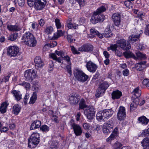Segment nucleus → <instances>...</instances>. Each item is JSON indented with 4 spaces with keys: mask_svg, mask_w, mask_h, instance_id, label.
<instances>
[{
    "mask_svg": "<svg viewBox=\"0 0 149 149\" xmlns=\"http://www.w3.org/2000/svg\"><path fill=\"white\" fill-rule=\"evenodd\" d=\"M21 39L22 42L29 46L33 47L36 45L37 41L35 38L30 32H26L23 35Z\"/></svg>",
    "mask_w": 149,
    "mask_h": 149,
    "instance_id": "f257e3e1",
    "label": "nucleus"
},
{
    "mask_svg": "<svg viewBox=\"0 0 149 149\" xmlns=\"http://www.w3.org/2000/svg\"><path fill=\"white\" fill-rule=\"evenodd\" d=\"M113 113V111L111 109L100 111L97 114V119L99 121H106L112 116Z\"/></svg>",
    "mask_w": 149,
    "mask_h": 149,
    "instance_id": "f03ea898",
    "label": "nucleus"
},
{
    "mask_svg": "<svg viewBox=\"0 0 149 149\" xmlns=\"http://www.w3.org/2000/svg\"><path fill=\"white\" fill-rule=\"evenodd\" d=\"M40 136L37 132L33 133L28 139V146L31 148H35L40 142Z\"/></svg>",
    "mask_w": 149,
    "mask_h": 149,
    "instance_id": "7ed1b4c3",
    "label": "nucleus"
},
{
    "mask_svg": "<svg viewBox=\"0 0 149 149\" xmlns=\"http://www.w3.org/2000/svg\"><path fill=\"white\" fill-rule=\"evenodd\" d=\"M74 74L76 79L81 82H85L88 80L89 78L88 75L78 69H75Z\"/></svg>",
    "mask_w": 149,
    "mask_h": 149,
    "instance_id": "20e7f679",
    "label": "nucleus"
},
{
    "mask_svg": "<svg viewBox=\"0 0 149 149\" xmlns=\"http://www.w3.org/2000/svg\"><path fill=\"white\" fill-rule=\"evenodd\" d=\"M109 86V85L107 82H104L102 83L97 88V93L95 94L96 97H99L101 95L104 93L107 89Z\"/></svg>",
    "mask_w": 149,
    "mask_h": 149,
    "instance_id": "39448f33",
    "label": "nucleus"
},
{
    "mask_svg": "<svg viewBox=\"0 0 149 149\" xmlns=\"http://www.w3.org/2000/svg\"><path fill=\"white\" fill-rule=\"evenodd\" d=\"M7 53L12 56H15L20 55L21 54L19 48L16 46H10L8 47L7 50Z\"/></svg>",
    "mask_w": 149,
    "mask_h": 149,
    "instance_id": "423d86ee",
    "label": "nucleus"
},
{
    "mask_svg": "<svg viewBox=\"0 0 149 149\" xmlns=\"http://www.w3.org/2000/svg\"><path fill=\"white\" fill-rule=\"evenodd\" d=\"M24 77L27 80L31 81L36 77V73L33 69L27 70L25 72Z\"/></svg>",
    "mask_w": 149,
    "mask_h": 149,
    "instance_id": "0eeeda50",
    "label": "nucleus"
},
{
    "mask_svg": "<svg viewBox=\"0 0 149 149\" xmlns=\"http://www.w3.org/2000/svg\"><path fill=\"white\" fill-rule=\"evenodd\" d=\"M95 111L93 107H88L86 108L84 111V114L86 116L87 119L91 120L94 116Z\"/></svg>",
    "mask_w": 149,
    "mask_h": 149,
    "instance_id": "6e6552de",
    "label": "nucleus"
},
{
    "mask_svg": "<svg viewBox=\"0 0 149 149\" xmlns=\"http://www.w3.org/2000/svg\"><path fill=\"white\" fill-rule=\"evenodd\" d=\"M116 43L118 46L124 50H128L131 47L130 44L124 39L118 40Z\"/></svg>",
    "mask_w": 149,
    "mask_h": 149,
    "instance_id": "1a4fd4ad",
    "label": "nucleus"
},
{
    "mask_svg": "<svg viewBox=\"0 0 149 149\" xmlns=\"http://www.w3.org/2000/svg\"><path fill=\"white\" fill-rule=\"evenodd\" d=\"M46 4V0H36L34 4V8L37 10H41L44 8Z\"/></svg>",
    "mask_w": 149,
    "mask_h": 149,
    "instance_id": "9d476101",
    "label": "nucleus"
},
{
    "mask_svg": "<svg viewBox=\"0 0 149 149\" xmlns=\"http://www.w3.org/2000/svg\"><path fill=\"white\" fill-rule=\"evenodd\" d=\"M126 117L125 109L123 107H120L117 114L118 119L121 120L125 119Z\"/></svg>",
    "mask_w": 149,
    "mask_h": 149,
    "instance_id": "9b49d317",
    "label": "nucleus"
},
{
    "mask_svg": "<svg viewBox=\"0 0 149 149\" xmlns=\"http://www.w3.org/2000/svg\"><path fill=\"white\" fill-rule=\"evenodd\" d=\"M86 67L87 70L90 72H95L97 68V65L91 61H89L87 63Z\"/></svg>",
    "mask_w": 149,
    "mask_h": 149,
    "instance_id": "f8f14e48",
    "label": "nucleus"
},
{
    "mask_svg": "<svg viewBox=\"0 0 149 149\" xmlns=\"http://www.w3.org/2000/svg\"><path fill=\"white\" fill-rule=\"evenodd\" d=\"M34 62L36 68L39 69L41 68L44 65V63L42 61L40 57L36 56L34 58Z\"/></svg>",
    "mask_w": 149,
    "mask_h": 149,
    "instance_id": "ddd939ff",
    "label": "nucleus"
},
{
    "mask_svg": "<svg viewBox=\"0 0 149 149\" xmlns=\"http://www.w3.org/2000/svg\"><path fill=\"white\" fill-rule=\"evenodd\" d=\"M64 60H65L68 63V64L66 66L67 71L68 73L69 76H71L72 75V70L70 63V57L67 55H64L62 57Z\"/></svg>",
    "mask_w": 149,
    "mask_h": 149,
    "instance_id": "4468645a",
    "label": "nucleus"
},
{
    "mask_svg": "<svg viewBox=\"0 0 149 149\" xmlns=\"http://www.w3.org/2000/svg\"><path fill=\"white\" fill-rule=\"evenodd\" d=\"M7 28L9 31L12 32L19 31L22 29V27L17 24L14 25L7 24Z\"/></svg>",
    "mask_w": 149,
    "mask_h": 149,
    "instance_id": "2eb2a0df",
    "label": "nucleus"
},
{
    "mask_svg": "<svg viewBox=\"0 0 149 149\" xmlns=\"http://www.w3.org/2000/svg\"><path fill=\"white\" fill-rule=\"evenodd\" d=\"M112 19L115 25L118 26L120 25V15L119 13L113 14L112 16Z\"/></svg>",
    "mask_w": 149,
    "mask_h": 149,
    "instance_id": "dca6fc26",
    "label": "nucleus"
},
{
    "mask_svg": "<svg viewBox=\"0 0 149 149\" xmlns=\"http://www.w3.org/2000/svg\"><path fill=\"white\" fill-rule=\"evenodd\" d=\"M74 133L77 136L80 135L82 133V130L81 126L77 124H71Z\"/></svg>",
    "mask_w": 149,
    "mask_h": 149,
    "instance_id": "f3484780",
    "label": "nucleus"
},
{
    "mask_svg": "<svg viewBox=\"0 0 149 149\" xmlns=\"http://www.w3.org/2000/svg\"><path fill=\"white\" fill-rule=\"evenodd\" d=\"M93 49V46L91 44H86L79 47L78 50L81 52H88L91 51Z\"/></svg>",
    "mask_w": 149,
    "mask_h": 149,
    "instance_id": "a211bd4d",
    "label": "nucleus"
},
{
    "mask_svg": "<svg viewBox=\"0 0 149 149\" xmlns=\"http://www.w3.org/2000/svg\"><path fill=\"white\" fill-rule=\"evenodd\" d=\"M143 33V31L141 30L140 33L138 32L136 35L132 34L129 37V40L132 42L137 41L139 39L141 34Z\"/></svg>",
    "mask_w": 149,
    "mask_h": 149,
    "instance_id": "6ab92c4d",
    "label": "nucleus"
},
{
    "mask_svg": "<svg viewBox=\"0 0 149 149\" xmlns=\"http://www.w3.org/2000/svg\"><path fill=\"white\" fill-rule=\"evenodd\" d=\"M118 128L117 127L114 129L112 133L110 136L106 139L107 141V142H110L111 140H113L118 135Z\"/></svg>",
    "mask_w": 149,
    "mask_h": 149,
    "instance_id": "aec40b11",
    "label": "nucleus"
},
{
    "mask_svg": "<svg viewBox=\"0 0 149 149\" xmlns=\"http://www.w3.org/2000/svg\"><path fill=\"white\" fill-rule=\"evenodd\" d=\"M122 94L121 91L118 90L114 91L111 93V97L113 100L119 99L122 96Z\"/></svg>",
    "mask_w": 149,
    "mask_h": 149,
    "instance_id": "412c9836",
    "label": "nucleus"
},
{
    "mask_svg": "<svg viewBox=\"0 0 149 149\" xmlns=\"http://www.w3.org/2000/svg\"><path fill=\"white\" fill-rule=\"evenodd\" d=\"M49 56L54 60L55 61L58 63H61V66L62 67L65 68V65L63 64V63H61V60L59 57H57L56 55L54 53H52L49 54Z\"/></svg>",
    "mask_w": 149,
    "mask_h": 149,
    "instance_id": "4be33fe9",
    "label": "nucleus"
},
{
    "mask_svg": "<svg viewBox=\"0 0 149 149\" xmlns=\"http://www.w3.org/2000/svg\"><path fill=\"white\" fill-rule=\"evenodd\" d=\"M139 102V100L136 98L133 100L130 105V110L131 111L134 110L138 106Z\"/></svg>",
    "mask_w": 149,
    "mask_h": 149,
    "instance_id": "5701e85b",
    "label": "nucleus"
},
{
    "mask_svg": "<svg viewBox=\"0 0 149 149\" xmlns=\"http://www.w3.org/2000/svg\"><path fill=\"white\" fill-rule=\"evenodd\" d=\"M11 93L16 101H19L22 98V94L19 91L14 90L12 91Z\"/></svg>",
    "mask_w": 149,
    "mask_h": 149,
    "instance_id": "b1692460",
    "label": "nucleus"
},
{
    "mask_svg": "<svg viewBox=\"0 0 149 149\" xmlns=\"http://www.w3.org/2000/svg\"><path fill=\"white\" fill-rule=\"evenodd\" d=\"M139 123L143 125L147 124L149 122V120L145 116H141L138 118Z\"/></svg>",
    "mask_w": 149,
    "mask_h": 149,
    "instance_id": "393cba45",
    "label": "nucleus"
},
{
    "mask_svg": "<svg viewBox=\"0 0 149 149\" xmlns=\"http://www.w3.org/2000/svg\"><path fill=\"white\" fill-rule=\"evenodd\" d=\"M41 125V122L36 120L33 123L30 128L31 130H33L40 127Z\"/></svg>",
    "mask_w": 149,
    "mask_h": 149,
    "instance_id": "a878e982",
    "label": "nucleus"
},
{
    "mask_svg": "<svg viewBox=\"0 0 149 149\" xmlns=\"http://www.w3.org/2000/svg\"><path fill=\"white\" fill-rule=\"evenodd\" d=\"M142 146L143 149H149V139L148 138H145L141 142Z\"/></svg>",
    "mask_w": 149,
    "mask_h": 149,
    "instance_id": "bb28decb",
    "label": "nucleus"
},
{
    "mask_svg": "<svg viewBox=\"0 0 149 149\" xmlns=\"http://www.w3.org/2000/svg\"><path fill=\"white\" fill-rule=\"evenodd\" d=\"M21 108L19 104H15L13 107L12 112L15 114L17 115L20 112Z\"/></svg>",
    "mask_w": 149,
    "mask_h": 149,
    "instance_id": "cd10ccee",
    "label": "nucleus"
},
{
    "mask_svg": "<svg viewBox=\"0 0 149 149\" xmlns=\"http://www.w3.org/2000/svg\"><path fill=\"white\" fill-rule=\"evenodd\" d=\"M8 103L6 102H5L2 103L0 107V111L2 113H6V109Z\"/></svg>",
    "mask_w": 149,
    "mask_h": 149,
    "instance_id": "c85d7f7f",
    "label": "nucleus"
},
{
    "mask_svg": "<svg viewBox=\"0 0 149 149\" xmlns=\"http://www.w3.org/2000/svg\"><path fill=\"white\" fill-rule=\"evenodd\" d=\"M98 15H97V13H95L93 16H92L90 19V21L93 24H95L99 22L98 19Z\"/></svg>",
    "mask_w": 149,
    "mask_h": 149,
    "instance_id": "c756f323",
    "label": "nucleus"
},
{
    "mask_svg": "<svg viewBox=\"0 0 149 149\" xmlns=\"http://www.w3.org/2000/svg\"><path fill=\"white\" fill-rule=\"evenodd\" d=\"M146 63V62L144 61L140 62L139 63L136 64L135 66L136 67V69L139 71L142 70L143 68L145 67V64Z\"/></svg>",
    "mask_w": 149,
    "mask_h": 149,
    "instance_id": "7c9ffc66",
    "label": "nucleus"
},
{
    "mask_svg": "<svg viewBox=\"0 0 149 149\" xmlns=\"http://www.w3.org/2000/svg\"><path fill=\"white\" fill-rule=\"evenodd\" d=\"M63 33L61 30H58L57 32L54 34L52 39L53 40L57 39L60 37L63 36Z\"/></svg>",
    "mask_w": 149,
    "mask_h": 149,
    "instance_id": "2f4dec72",
    "label": "nucleus"
},
{
    "mask_svg": "<svg viewBox=\"0 0 149 149\" xmlns=\"http://www.w3.org/2000/svg\"><path fill=\"white\" fill-rule=\"evenodd\" d=\"M69 100L71 104H76L78 103L79 100V98L77 97L71 96L70 97Z\"/></svg>",
    "mask_w": 149,
    "mask_h": 149,
    "instance_id": "473e14b6",
    "label": "nucleus"
},
{
    "mask_svg": "<svg viewBox=\"0 0 149 149\" xmlns=\"http://www.w3.org/2000/svg\"><path fill=\"white\" fill-rule=\"evenodd\" d=\"M49 149H57L58 147V143L57 141H52L50 143Z\"/></svg>",
    "mask_w": 149,
    "mask_h": 149,
    "instance_id": "72a5a7b5",
    "label": "nucleus"
},
{
    "mask_svg": "<svg viewBox=\"0 0 149 149\" xmlns=\"http://www.w3.org/2000/svg\"><path fill=\"white\" fill-rule=\"evenodd\" d=\"M134 95L136 97H140L141 94V91L139 89V87L135 88L133 92Z\"/></svg>",
    "mask_w": 149,
    "mask_h": 149,
    "instance_id": "f704fd0d",
    "label": "nucleus"
},
{
    "mask_svg": "<svg viewBox=\"0 0 149 149\" xmlns=\"http://www.w3.org/2000/svg\"><path fill=\"white\" fill-rule=\"evenodd\" d=\"M37 95L36 92H34L32 96L30 98L29 103L31 104H34L37 99Z\"/></svg>",
    "mask_w": 149,
    "mask_h": 149,
    "instance_id": "c9c22d12",
    "label": "nucleus"
},
{
    "mask_svg": "<svg viewBox=\"0 0 149 149\" xmlns=\"http://www.w3.org/2000/svg\"><path fill=\"white\" fill-rule=\"evenodd\" d=\"M103 125L111 130L112 129L113 127V123L112 120H110L108 121L107 123H104Z\"/></svg>",
    "mask_w": 149,
    "mask_h": 149,
    "instance_id": "e433bc0d",
    "label": "nucleus"
},
{
    "mask_svg": "<svg viewBox=\"0 0 149 149\" xmlns=\"http://www.w3.org/2000/svg\"><path fill=\"white\" fill-rule=\"evenodd\" d=\"M123 55L126 58H134L135 56L131 52H125L123 53Z\"/></svg>",
    "mask_w": 149,
    "mask_h": 149,
    "instance_id": "4c0bfd02",
    "label": "nucleus"
},
{
    "mask_svg": "<svg viewBox=\"0 0 149 149\" xmlns=\"http://www.w3.org/2000/svg\"><path fill=\"white\" fill-rule=\"evenodd\" d=\"M79 109H83L86 107L85 100L83 99L81 100L79 104Z\"/></svg>",
    "mask_w": 149,
    "mask_h": 149,
    "instance_id": "58836bf2",
    "label": "nucleus"
},
{
    "mask_svg": "<svg viewBox=\"0 0 149 149\" xmlns=\"http://www.w3.org/2000/svg\"><path fill=\"white\" fill-rule=\"evenodd\" d=\"M112 35V34L111 31L108 29H105L104 33H103L104 36L107 38L111 37Z\"/></svg>",
    "mask_w": 149,
    "mask_h": 149,
    "instance_id": "ea45409f",
    "label": "nucleus"
},
{
    "mask_svg": "<svg viewBox=\"0 0 149 149\" xmlns=\"http://www.w3.org/2000/svg\"><path fill=\"white\" fill-rule=\"evenodd\" d=\"M53 28L51 26L47 27L45 30V32L47 34H50L53 32Z\"/></svg>",
    "mask_w": 149,
    "mask_h": 149,
    "instance_id": "a19ab883",
    "label": "nucleus"
},
{
    "mask_svg": "<svg viewBox=\"0 0 149 149\" xmlns=\"http://www.w3.org/2000/svg\"><path fill=\"white\" fill-rule=\"evenodd\" d=\"M40 129L42 131L46 132L49 131V127L47 125H44L40 127Z\"/></svg>",
    "mask_w": 149,
    "mask_h": 149,
    "instance_id": "79ce46f5",
    "label": "nucleus"
},
{
    "mask_svg": "<svg viewBox=\"0 0 149 149\" xmlns=\"http://www.w3.org/2000/svg\"><path fill=\"white\" fill-rule=\"evenodd\" d=\"M111 130L108 128L104 125L103 126V132L105 134H109L111 131Z\"/></svg>",
    "mask_w": 149,
    "mask_h": 149,
    "instance_id": "37998d69",
    "label": "nucleus"
},
{
    "mask_svg": "<svg viewBox=\"0 0 149 149\" xmlns=\"http://www.w3.org/2000/svg\"><path fill=\"white\" fill-rule=\"evenodd\" d=\"M55 24L57 29H60L62 27V25L60 22L59 19H55Z\"/></svg>",
    "mask_w": 149,
    "mask_h": 149,
    "instance_id": "c03bdc74",
    "label": "nucleus"
},
{
    "mask_svg": "<svg viewBox=\"0 0 149 149\" xmlns=\"http://www.w3.org/2000/svg\"><path fill=\"white\" fill-rule=\"evenodd\" d=\"M136 55L139 58L141 59H144L146 58V55L140 52L136 53Z\"/></svg>",
    "mask_w": 149,
    "mask_h": 149,
    "instance_id": "a18cd8bd",
    "label": "nucleus"
},
{
    "mask_svg": "<svg viewBox=\"0 0 149 149\" xmlns=\"http://www.w3.org/2000/svg\"><path fill=\"white\" fill-rule=\"evenodd\" d=\"M55 53L58 56H61L62 57L66 54L65 52L62 51H58L56 50L55 51Z\"/></svg>",
    "mask_w": 149,
    "mask_h": 149,
    "instance_id": "49530a36",
    "label": "nucleus"
},
{
    "mask_svg": "<svg viewBox=\"0 0 149 149\" xmlns=\"http://www.w3.org/2000/svg\"><path fill=\"white\" fill-rule=\"evenodd\" d=\"M19 85L23 86L26 89H29L30 88V84L28 83L23 82L20 84Z\"/></svg>",
    "mask_w": 149,
    "mask_h": 149,
    "instance_id": "de8ad7c7",
    "label": "nucleus"
},
{
    "mask_svg": "<svg viewBox=\"0 0 149 149\" xmlns=\"http://www.w3.org/2000/svg\"><path fill=\"white\" fill-rule=\"evenodd\" d=\"M97 15H98V19L99 22H103L105 19V16L101 14L97 13Z\"/></svg>",
    "mask_w": 149,
    "mask_h": 149,
    "instance_id": "09e8293b",
    "label": "nucleus"
},
{
    "mask_svg": "<svg viewBox=\"0 0 149 149\" xmlns=\"http://www.w3.org/2000/svg\"><path fill=\"white\" fill-rule=\"evenodd\" d=\"M122 146V145L120 143L118 142H116L113 146V148L116 149H118Z\"/></svg>",
    "mask_w": 149,
    "mask_h": 149,
    "instance_id": "8fccbe9b",
    "label": "nucleus"
},
{
    "mask_svg": "<svg viewBox=\"0 0 149 149\" xmlns=\"http://www.w3.org/2000/svg\"><path fill=\"white\" fill-rule=\"evenodd\" d=\"M17 35L15 33H13L9 36V39L11 41H14L17 38Z\"/></svg>",
    "mask_w": 149,
    "mask_h": 149,
    "instance_id": "3c124183",
    "label": "nucleus"
},
{
    "mask_svg": "<svg viewBox=\"0 0 149 149\" xmlns=\"http://www.w3.org/2000/svg\"><path fill=\"white\" fill-rule=\"evenodd\" d=\"M125 4L127 7L129 8H132L133 6L132 3L130 2L127 0L125 2Z\"/></svg>",
    "mask_w": 149,
    "mask_h": 149,
    "instance_id": "603ef678",
    "label": "nucleus"
},
{
    "mask_svg": "<svg viewBox=\"0 0 149 149\" xmlns=\"http://www.w3.org/2000/svg\"><path fill=\"white\" fill-rule=\"evenodd\" d=\"M67 39L68 42L70 43L72 42L75 41V39H74L73 36L71 35H68L67 36Z\"/></svg>",
    "mask_w": 149,
    "mask_h": 149,
    "instance_id": "864d4df0",
    "label": "nucleus"
},
{
    "mask_svg": "<svg viewBox=\"0 0 149 149\" xmlns=\"http://www.w3.org/2000/svg\"><path fill=\"white\" fill-rule=\"evenodd\" d=\"M106 10L105 7L103 6H102L100 7L97 9L96 13H101L103 12Z\"/></svg>",
    "mask_w": 149,
    "mask_h": 149,
    "instance_id": "5fc2aeb1",
    "label": "nucleus"
},
{
    "mask_svg": "<svg viewBox=\"0 0 149 149\" xmlns=\"http://www.w3.org/2000/svg\"><path fill=\"white\" fill-rule=\"evenodd\" d=\"M142 83L146 87H148L149 86V79H144Z\"/></svg>",
    "mask_w": 149,
    "mask_h": 149,
    "instance_id": "6e6d98bb",
    "label": "nucleus"
},
{
    "mask_svg": "<svg viewBox=\"0 0 149 149\" xmlns=\"http://www.w3.org/2000/svg\"><path fill=\"white\" fill-rule=\"evenodd\" d=\"M146 47V46L144 45L139 44L138 46V47L137 48L139 50H142L147 48V47Z\"/></svg>",
    "mask_w": 149,
    "mask_h": 149,
    "instance_id": "4d7b16f0",
    "label": "nucleus"
},
{
    "mask_svg": "<svg viewBox=\"0 0 149 149\" xmlns=\"http://www.w3.org/2000/svg\"><path fill=\"white\" fill-rule=\"evenodd\" d=\"M90 127V125L87 123H84L83 124V127L84 130H88Z\"/></svg>",
    "mask_w": 149,
    "mask_h": 149,
    "instance_id": "13d9d810",
    "label": "nucleus"
},
{
    "mask_svg": "<svg viewBox=\"0 0 149 149\" xmlns=\"http://www.w3.org/2000/svg\"><path fill=\"white\" fill-rule=\"evenodd\" d=\"M77 2L80 6H82L85 4V0H75Z\"/></svg>",
    "mask_w": 149,
    "mask_h": 149,
    "instance_id": "bf43d9fd",
    "label": "nucleus"
},
{
    "mask_svg": "<svg viewBox=\"0 0 149 149\" xmlns=\"http://www.w3.org/2000/svg\"><path fill=\"white\" fill-rule=\"evenodd\" d=\"M70 47L71 51L74 54H78L79 53L77 51V50L72 46H71Z\"/></svg>",
    "mask_w": 149,
    "mask_h": 149,
    "instance_id": "052dcab7",
    "label": "nucleus"
},
{
    "mask_svg": "<svg viewBox=\"0 0 149 149\" xmlns=\"http://www.w3.org/2000/svg\"><path fill=\"white\" fill-rule=\"evenodd\" d=\"M36 0H27V2L28 5L30 6H32L35 3Z\"/></svg>",
    "mask_w": 149,
    "mask_h": 149,
    "instance_id": "680f3d73",
    "label": "nucleus"
},
{
    "mask_svg": "<svg viewBox=\"0 0 149 149\" xmlns=\"http://www.w3.org/2000/svg\"><path fill=\"white\" fill-rule=\"evenodd\" d=\"M129 70L127 69L124 70L123 71V74L125 76H128L129 74Z\"/></svg>",
    "mask_w": 149,
    "mask_h": 149,
    "instance_id": "e2e57ef3",
    "label": "nucleus"
},
{
    "mask_svg": "<svg viewBox=\"0 0 149 149\" xmlns=\"http://www.w3.org/2000/svg\"><path fill=\"white\" fill-rule=\"evenodd\" d=\"M91 33L94 35H97L98 32L95 30L94 28H92L90 30Z\"/></svg>",
    "mask_w": 149,
    "mask_h": 149,
    "instance_id": "0e129e2a",
    "label": "nucleus"
},
{
    "mask_svg": "<svg viewBox=\"0 0 149 149\" xmlns=\"http://www.w3.org/2000/svg\"><path fill=\"white\" fill-rule=\"evenodd\" d=\"M8 128L6 127H3L1 128L0 130V131L1 132H6L8 130Z\"/></svg>",
    "mask_w": 149,
    "mask_h": 149,
    "instance_id": "69168bd1",
    "label": "nucleus"
},
{
    "mask_svg": "<svg viewBox=\"0 0 149 149\" xmlns=\"http://www.w3.org/2000/svg\"><path fill=\"white\" fill-rule=\"evenodd\" d=\"M144 33L146 35L149 36V24L146 26Z\"/></svg>",
    "mask_w": 149,
    "mask_h": 149,
    "instance_id": "338daca9",
    "label": "nucleus"
},
{
    "mask_svg": "<svg viewBox=\"0 0 149 149\" xmlns=\"http://www.w3.org/2000/svg\"><path fill=\"white\" fill-rule=\"evenodd\" d=\"M142 135L145 136H148L149 135V128L147 130H145L142 133Z\"/></svg>",
    "mask_w": 149,
    "mask_h": 149,
    "instance_id": "774afa93",
    "label": "nucleus"
}]
</instances>
